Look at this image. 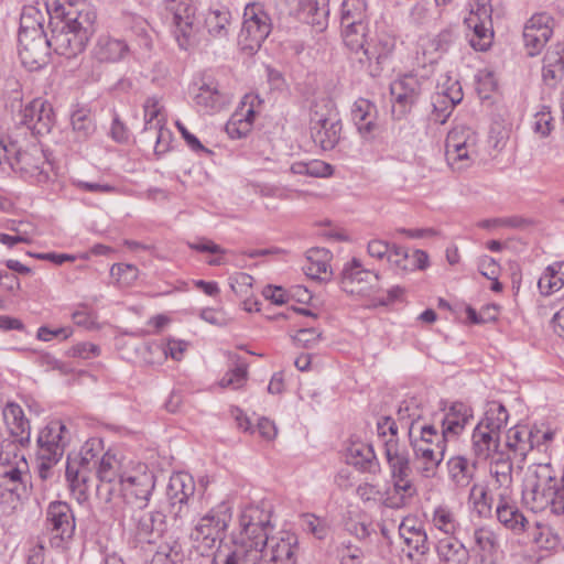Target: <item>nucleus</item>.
Masks as SVG:
<instances>
[{"instance_id": "obj_1", "label": "nucleus", "mask_w": 564, "mask_h": 564, "mask_svg": "<svg viewBox=\"0 0 564 564\" xmlns=\"http://www.w3.org/2000/svg\"><path fill=\"white\" fill-rule=\"evenodd\" d=\"M45 7L51 18L52 48L68 58L77 56L95 31V9L85 1L67 0H45Z\"/></svg>"}, {"instance_id": "obj_2", "label": "nucleus", "mask_w": 564, "mask_h": 564, "mask_svg": "<svg viewBox=\"0 0 564 564\" xmlns=\"http://www.w3.org/2000/svg\"><path fill=\"white\" fill-rule=\"evenodd\" d=\"M522 500L533 511L564 513V485L550 463L530 466L522 484Z\"/></svg>"}, {"instance_id": "obj_3", "label": "nucleus", "mask_w": 564, "mask_h": 564, "mask_svg": "<svg viewBox=\"0 0 564 564\" xmlns=\"http://www.w3.org/2000/svg\"><path fill=\"white\" fill-rule=\"evenodd\" d=\"M272 530L271 511L262 505L245 506L238 517V527L231 533V542L245 552L249 560L257 558V546L263 544Z\"/></svg>"}, {"instance_id": "obj_4", "label": "nucleus", "mask_w": 564, "mask_h": 564, "mask_svg": "<svg viewBox=\"0 0 564 564\" xmlns=\"http://www.w3.org/2000/svg\"><path fill=\"white\" fill-rule=\"evenodd\" d=\"M410 441L415 455V468L420 476L433 478L444 459L446 444L438 436L435 425H416L410 427Z\"/></svg>"}, {"instance_id": "obj_5", "label": "nucleus", "mask_w": 564, "mask_h": 564, "mask_svg": "<svg viewBox=\"0 0 564 564\" xmlns=\"http://www.w3.org/2000/svg\"><path fill=\"white\" fill-rule=\"evenodd\" d=\"M155 487V476L144 463H133L124 467L117 486L116 501L142 509L148 506Z\"/></svg>"}, {"instance_id": "obj_6", "label": "nucleus", "mask_w": 564, "mask_h": 564, "mask_svg": "<svg viewBox=\"0 0 564 564\" xmlns=\"http://www.w3.org/2000/svg\"><path fill=\"white\" fill-rule=\"evenodd\" d=\"M164 19L177 45L183 50L194 47L199 42V28L196 24V7L193 0H165Z\"/></svg>"}, {"instance_id": "obj_7", "label": "nucleus", "mask_w": 564, "mask_h": 564, "mask_svg": "<svg viewBox=\"0 0 564 564\" xmlns=\"http://www.w3.org/2000/svg\"><path fill=\"white\" fill-rule=\"evenodd\" d=\"M232 518V506L228 501H221L203 516L191 538L195 547L202 553L210 552L223 540Z\"/></svg>"}, {"instance_id": "obj_8", "label": "nucleus", "mask_w": 564, "mask_h": 564, "mask_svg": "<svg viewBox=\"0 0 564 564\" xmlns=\"http://www.w3.org/2000/svg\"><path fill=\"white\" fill-rule=\"evenodd\" d=\"M387 462L390 468L392 488L386 494L384 505L389 508L399 509L406 506L416 495V488L410 478L409 455L398 453L395 445L390 444Z\"/></svg>"}, {"instance_id": "obj_9", "label": "nucleus", "mask_w": 564, "mask_h": 564, "mask_svg": "<svg viewBox=\"0 0 564 564\" xmlns=\"http://www.w3.org/2000/svg\"><path fill=\"white\" fill-rule=\"evenodd\" d=\"M480 155V141L478 134L466 127L453 128L445 143V158L447 164L456 171L465 170L475 164Z\"/></svg>"}, {"instance_id": "obj_10", "label": "nucleus", "mask_w": 564, "mask_h": 564, "mask_svg": "<svg viewBox=\"0 0 564 564\" xmlns=\"http://www.w3.org/2000/svg\"><path fill=\"white\" fill-rule=\"evenodd\" d=\"M272 23L264 7L260 2L246 4L242 13V25L238 34V45L247 52L259 50L269 36Z\"/></svg>"}, {"instance_id": "obj_11", "label": "nucleus", "mask_w": 564, "mask_h": 564, "mask_svg": "<svg viewBox=\"0 0 564 564\" xmlns=\"http://www.w3.org/2000/svg\"><path fill=\"white\" fill-rule=\"evenodd\" d=\"M257 558L251 564H297L299 538L286 530L276 532L257 546Z\"/></svg>"}, {"instance_id": "obj_12", "label": "nucleus", "mask_w": 564, "mask_h": 564, "mask_svg": "<svg viewBox=\"0 0 564 564\" xmlns=\"http://www.w3.org/2000/svg\"><path fill=\"white\" fill-rule=\"evenodd\" d=\"M46 524L50 531V545L65 549L72 540L76 523L70 507L66 502H51L46 510Z\"/></svg>"}, {"instance_id": "obj_13", "label": "nucleus", "mask_w": 564, "mask_h": 564, "mask_svg": "<svg viewBox=\"0 0 564 564\" xmlns=\"http://www.w3.org/2000/svg\"><path fill=\"white\" fill-rule=\"evenodd\" d=\"M66 425L54 420L48 422L39 433V457L43 467H51L63 456L65 445L68 441Z\"/></svg>"}, {"instance_id": "obj_14", "label": "nucleus", "mask_w": 564, "mask_h": 564, "mask_svg": "<svg viewBox=\"0 0 564 564\" xmlns=\"http://www.w3.org/2000/svg\"><path fill=\"white\" fill-rule=\"evenodd\" d=\"M289 15L322 32L328 26L329 0H280Z\"/></svg>"}, {"instance_id": "obj_15", "label": "nucleus", "mask_w": 564, "mask_h": 564, "mask_svg": "<svg viewBox=\"0 0 564 564\" xmlns=\"http://www.w3.org/2000/svg\"><path fill=\"white\" fill-rule=\"evenodd\" d=\"M124 467L121 458L110 452L105 453L96 463L97 495L105 502L116 501L117 486Z\"/></svg>"}, {"instance_id": "obj_16", "label": "nucleus", "mask_w": 564, "mask_h": 564, "mask_svg": "<svg viewBox=\"0 0 564 564\" xmlns=\"http://www.w3.org/2000/svg\"><path fill=\"white\" fill-rule=\"evenodd\" d=\"M261 108L262 100L257 94H246L226 124L228 135L232 139L247 137L251 132Z\"/></svg>"}, {"instance_id": "obj_17", "label": "nucleus", "mask_w": 564, "mask_h": 564, "mask_svg": "<svg viewBox=\"0 0 564 564\" xmlns=\"http://www.w3.org/2000/svg\"><path fill=\"white\" fill-rule=\"evenodd\" d=\"M21 123L39 135L48 134L55 124V112L51 102L41 97L25 104L21 111Z\"/></svg>"}, {"instance_id": "obj_18", "label": "nucleus", "mask_w": 564, "mask_h": 564, "mask_svg": "<svg viewBox=\"0 0 564 564\" xmlns=\"http://www.w3.org/2000/svg\"><path fill=\"white\" fill-rule=\"evenodd\" d=\"M202 25L207 40H227L234 30L232 12L225 4L212 6L203 12Z\"/></svg>"}, {"instance_id": "obj_19", "label": "nucleus", "mask_w": 564, "mask_h": 564, "mask_svg": "<svg viewBox=\"0 0 564 564\" xmlns=\"http://www.w3.org/2000/svg\"><path fill=\"white\" fill-rule=\"evenodd\" d=\"M341 35L345 45L354 53L360 54L359 62L366 63L376 59L381 63L390 53L387 48L386 53H376L368 43V23H354L351 25H341Z\"/></svg>"}, {"instance_id": "obj_20", "label": "nucleus", "mask_w": 564, "mask_h": 564, "mask_svg": "<svg viewBox=\"0 0 564 564\" xmlns=\"http://www.w3.org/2000/svg\"><path fill=\"white\" fill-rule=\"evenodd\" d=\"M553 34V19L546 13L532 15L524 25L523 42L530 56L538 55Z\"/></svg>"}, {"instance_id": "obj_21", "label": "nucleus", "mask_w": 564, "mask_h": 564, "mask_svg": "<svg viewBox=\"0 0 564 564\" xmlns=\"http://www.w3.org/2000/svg\"><path fill=\"white\" fill-rule=\"evenodd\" d=\"M51 47L45 35L19 37V57L22 65L29 70L41 69L48 63Z\"/></svg>"}, {"instance_id": "obj_22", "label": "nucleus", "mask_w": 564, "mask_h": 564, "mask_svg": "<svg viewBox=\"0 0 564 564\" xmlns=\"http://www.w3.org/2000/svg\"><path fill=\"white\" fill-rule=\"evenodd\" d=\"M341 124L334 109L324 115L315 113L312 119L311 134L313 141L323 150H332L340 139Z\"/></svg>"}, {"instance_id": "obj_23", "label": "nucleus", "mask_w": 564, "mask_h": 564, "mask_svg": "<svg viewBox=\"0 0 564 564\" xmlns=\"http://www.w3.org/2000/svg\"><path fill=\"white\" fill-rule=\"evenodd\" d=\"M495 513L498 522L514 535H521L529 529L528 518L520 510L517 501L506 491L499 495Z\"/></svg>"}, {"instance_id": "obj_24", "label": "nucleus", "mask_w": 564, "mask_h": 564, "mask_svg": "<svg viewBox=\"0 0 564 564\" xmlns=\"http://www.w3.org/2000/svg\"><path fill=\"white\" fill-rule=\"evenodd\" d=\"M532 449L533 443L530 426L517 424L506 432L501 458L507 456L509 459L523 463Z\"/></svg>"}, {"instance_id": "obj_25", "label": "nucleus", "mask_w": 564, "mask_h": 564, "mask_svg": "<svg viewBox=\"0 0 564 564\" xmlns=\"http://www.w3.org/2000/svg\"><path fill=\"white\" fill-rule=\"evenodd\" d=\"M390 94L393 110L398 109L401 115H404L416 102L421 94L420 80L413 75H404L391 84Z\"/></svg>"}, {"instance_id": "obj_26", "label": "nucleus", "mask_w": 564, "mask_h": 564, "mask_svg": "<svg viewBox=\"0 0 564 564\" xmlns=\"http://www.w3.org/2000/svg\"><path fill=\"white\" fill-rule=\"evenodd\" d=\"M399 535L403 542V551L412 557L415 553L423 554L427 550V535L422 521L414 517H405L399 525Z\"/></svg>"}, {"instance_id": "obj_27", "label": "nucleus", "mask_w": 564, "mask_h": 564, "mask_svg": "<svg viewBox=\"0 0 564 564\" xmlns=\"http://www.w3.org/2000/svg\"><path fill=\"white\" fill-rule=\"evenodd\" d=\"M473 416V409L469 405L463 402L452 403L445 410L442 419V432H438V436H443L444 443L447 445L449 440L457 437L465 430Z\"/></svg>"}, {"instance_id": "obj_28", "label": "nucleus", "mask_w": 564, "mask_h": 564, "mask_svg": "<svg viewBox=\"0 0 564 564\" xmlns=\"http://www.w3.org/2000/svg\"><path fill=\"white\" fill-rule=\"evenodd\" d=\"M351 119L358 133L365 140H371L379 130L378 111L373 102L358 98L351 107Z\"/></svg>"}, {"instance_id": "obj_29", "label": "nucleus", "mask_w": 564, "mask_h": 564, "mask_svg": "<svg viewBox=\"0 0 564 564\" xmlns=\"http://www.w3.org/2000/svg\"><path fill=\"white\" fill-rule=\"evenodd\" d=\"M378 285V276L370 271L361 270L356 262L343 272V290L355 295L370 296Z\"/></svg>"}, {"instance_id": "obj_30", "label": "nucleus", "mask_w": 564, "mask_h": 564, "mask_svg": "<svg viewBox=\"0 0 564 564\" xmlns=\"http://www.w3.org/2000/svg\"><path fill=\"white\" fill-rule=\"evenodd\" d=\"M128 54L129 46L124 40L102 34L90 51V58L97 64H115L122 61Z\"/></svg>"}, {"instance_id": "obj_31", "label": "nucleus", "mask_w": 564, "mask_h": 564, "mask_svg": "<svg viewBox=\"0 0 564 564\" xmlns=\"http://www.w3.org/2000/svg\"><path fill=\"white\" fill-rule=\"evenodd\" d=\"M564 78V41L549 47L542 66V79L545 85L554 87Z\"/></svg>"}, {"instance_id": "obj_32", "label": "nucleus", "mask_w": 564, "mask_h": 564, "mask_svg": "<svg viewBox=\"0 0 564 564\" xmlns=\"http://www.w3.org/2000/svg\"><path fill=\"white\" fill-rule=\"evenodd\" d=\"M389 263L401 272L424 270L430 265L429 254L420 249L409 252L402 247L392 246Z\"/></svg>"}, {"instance_id": "obj_33", "label": "nucleus", "mask_w": 564, "mask_h": 564, "mask_svg": "<svg viewBox=\"0 0 564 564\" xmlns=\"http://www.w3.org/2000/svg\"><path fill=\"white\" fill-rule=\"evenodd\" d=\"M485 425H477L473 433V446L479 459H501L499 433L485 430Z\"/></svg>"}, {"instance_id": "obj_34", "label": "nucleus", "mask_w": 564, "mask_h": 564, "mask_svg": "<svg viewBox=\"0 0 564 564\" xmlns=\"http://www.w3.org/2000/svg\"><path fill=\"white\" fill-rule=\"evenodd\" d=\"M66 478L73 497L78 502H85L91 487L88 466L83 462H69L66 467Z\"/></svg>"}, {"instance_id": "obj_35", "label": "nucleus", "mask_w": 564, "mask_h": 564, "mask_svg": "<svg viewBox=\"0 0 564 564\" xmlns=\"http://www.w3.org/2000/svg\"><path fill=\"white\" fill-rule=\"evenodd\" d=\"M332 256L324 248H312L306 252L304 273L313 280H327L332 271L329 267Z\"/></svg>"}, {"instance_id": "obj_36", "label": "nucleus", "mask_w": 564, "mask_h": 564, "mask_svg": "<svg viewBox=\"0 0 564 564\" xmlns=\"http://www.w3.org/2000/svg\"><path fill=\"white\" fill-rule=\"evenodd\" d=\"M195 492L194 478L184 471L174 473L167 485V497L173 505H184Z\"/></svg>"}, {"instance_id": "obj_37", "label": "nucleus", "mask_w": 564, "mask_h": 564, "mask_svg": "<svg viewBox=\"0 0 564 564\" xmlns=\"http://www.w3.org/2000/svg\"><path fill=\"white\" fill-rule=\"evenodd\" d=\"M436 553L442 564H468L469 552L454 538H444L437 542Z\"/></svg>"}, {"instance_id": "obj_38", "label": "nucleus", "mask_w": 564, "mask_h": 564, "mask_svg": "<svg viewBox=\"0 0 564 564\" xmlns=\"http://www.w3.org/2000/svg\"><path fill=\"white\" fill-rule=\"evenodd\" d=\"M12 162L14 171L33 174L44 163V155L37 144H22L19 155Z\"/></svg>"}, {"instance_id": "obj_39", "label": "nucleus", "mask_w": 564, "mask_h": 564, "mask_svg": "<svg viewBox=\"0 0 564 564\" xmlns=\"http://www.w3.org/2000/svg\"><path fill=\"white\" fill-rule=\"evenodd\" d=\"M44 21V13L37 6H24L20 17L19 37L45 35Z\"/></svg>"}, {"instance_id": "obj_40", "label": "nucleus", "mask_w": 564, "mask_h": 564, "mask_svg": "<svg viewBox=\"0 0 564 564\" xmlns=\"http://www.w3.org/2000/svg\"><path fill=\"white\" fill-rule=\"evenodd\" d=\"M3 421L13 436L23 437L30 434V422L22 408L15 402H8L2 409Z\"/></svg>"}, {"instance_id": "obj_41", "label": "nucleus", "mask_w": 564, "mask_h": 564, "mask_svg": "<svg viewBox=\"0 0 564 564\" xmlns=\"http://www.w3.org/2000/svg\"><path fill=\"white\" fill-rule=\"evenodd\" d=\"M564 286V261L553 262L545 268L538 281L542 295L549 296Z\"/></svg>"}, {"instance_id": "obj_42", "label": "nucleus", "mask_w": 564, "mask_h": 564, "mask_svg": "<svg viewBox=\"0 0 564 564\" xmlns=\"http://www.w3.org/2000/svg\"><path fill=\"white\" fill-rule=\"evenodd\" d=\"M465 26L467 29L466 36L468 42L475 51L486 52L491 47L495 36L492 22L468 23Z\"/></svg>"}, {"instance_id": "obj_43", "label": "nucleus", "mask_w": 564, "mask_h": 564, "mask_svg": "<svg viewBox=\"0 0 564 564\" xmlns=\"http://www.w3.org/2000/svg\"><path fill=\"white\" fill-rule=\"evenodd\" d=\"M477 552L484 564H494L498 543L494 531L489 528H478L474 532Z\"/></svg>"}, {"instance_id": "obj_44", "label": "nucleus", "mask_w": 564, "mask_h": 564, "mask_svg": "<svg viewBox=\"0 0 564 564\" xmlns=\"http://www.w3.org/2000/svg\"><path fill=\"white\" fill-rule=\"evenodd\" d=\"M193 98L196 106L206 111L218 110L224 102L223 95L214 82L202 83Z\"/></svg>"}, {"instance_id": "obj_45", "label": "nucleus", "mask_w": 564, "mask_h": 564, "mask_svg": "<svg viewBox=\"0 0 564 564\" xmlns=\"http://www.w3.org/2000/svg\"><path fill=\"white\" fill-rule=\"evenodd\" d=\"M443 51L444 43L438 35H422L416 42V58L424 65L434 63Z\"/></svg>"}, {"instance_id": "obj_46", "label": "nucleus", "mask_w": 564, "mask_h": 564, "mask_svg": "<svg viewBox=\"0 0 564 564\" xmlns=\"http://www.w3.org/2000/svg\"><path fill=\"white\" fill-rule=\"evenodd\" d=\"M378 437L384 446L386 458L388 459V449L390 444L395 445L398 453L408 454L405 447L400 444L398 438V425L390 416L380 417L377 422Z\"/></svg>"}, {"instance_id": "obj_47", "label": "nucleus", "mask_w": 564, "mask_h": 564, "mask_svg": "<svg viewBox=\"0 0 564 564\" xmlns=\"http://www.w3.org/2000/svg\"><path fill=\"white\" fill-rule=\"evenodd\" d=\"M290 172L294 175L310 177H329L334 173L330 164L322 160L296 161L291 164Z\"/></svg>"}, {"instance_id": "obj_48", "label": "nucleus", "mask_w": 564, "mask_h": 564, "mask_svg": "<svg viewBox=\"0 0 564 564\" xmlns=\"http://www.w3.org/2000/svg\"><path fill=\"white\" fill-rule=\"evenodd\" d=\"M368 23L366 0H344L340 10V24Z\"/></svg>"}, {"instance_id": "obj_49", "label": "nucleus", "mask_w": 564, "mask_h": 564, "mask_svg": "<svg viewBox=\"0 0 564 564\" xmlns=\"http://www.w3.org/2000/svg\"><path fill=\"white\" fill-rule=\"evenodd\" d=\"M422 406L416 398H408L404 399L398 409V419L403 422L408 430L412 427L414 424L416 425H432L431 423L421 422L420 419L422 416Z\"/></svg>"}, {"instance_id": "obj_50", "label": "nucleus", "mask_w": 564, "mask_h": 564, "mask_svg": "<svg viewBox=\"0 0 564 564\" xmlns=\"http://www.w3.org/2000/svg\"><path fill=\"white\" fill-rule=\"evenodd\" d=\"M532 541L539 550L555 552L560 549V536L552 528L546 524L536 522L532 533Z\"/></svg>"}, {"instance_id": "obj_51", "label": "nucleus", "mask_w": 564, "mask_h": 564, "mask_svg": "<svg viewBox=\"0 0 564 564\" xmlns=\"http://www.w3.org/2000/svg\"><path fill=\"white\" fill-rule=\"evenodd\" d=\"M432 523L438 531L449 535L455 534L459 528L454 511L445 505L435 507L432 513Z\"/></svg>"}, {"instance_id": "obj_52", "label": "nucleus", "mask_w": 564, "mask_h": 564, "mask_svg": "<svg viewBox=\"0 0 564 564\" xmlns=\"http://www.w3.org/2000/svg\"><path fill=\"white\" fill-rule=\"evenodd\" d=\"M507 421L506 408L498 402H491L488 404L484 419L477 425H485V430H494L495 433H499Z\"/></svg>"}, {"instance_id": "obj_53", "label": "nucleus", "mask_w": 564, "mask_h": 564, "mask_svg": "<svg viewBox=\"0 0 564 564\" xmlns=\"http://www.w3.org/2000/svg\"><path fill=\"white\" fill-rule=\"evenodd\" d=\"M492 7L490 0H470L468 3V12L464 18V24L468 23H490Z\"/></svg>"}, {"instance_id": "obj_54", "label": "nucleus", "mask_w": 564, "mask_h": 564, "mask_svg": "<svg viewBox=\"0 0 564 564\" xmlns=\"http://www.w3.org/2000/svg\"><path fill=\"white\" fill-rule=\"evenodd\" d=\"M144 121H145V128L152 129V128H159L160 129V135H162V128L165 124V117L163 115V107L160 102V100L155 97H150L145 100L144 106ZM161 137H159L160 139Z\"/></svg>"}, {"instance_id": "obj_55", "label": "nucleus", "mask_w": 564, "mask_h": 564, "mask_svg": "<svg viewBox=\"0 0 564 564\" xmlns=\"http://www.w3.org/2000/svg\"><path fill=\"white\" fill-rule=\"evenodd\" d=\"M181 558V546L175 540L161 542L151 558V564H175Z\"/></svg>"}, {"instance_id": "obj_56", "label": "nucleus", "mask_w": 564, "mask_h": 564, "mask_svg": "<svg viewBox=\"0 0 564 564\" xmlns=\"http://www.w3.org/2000/svg\"><path fill=\"white\" fill-rule=\"evenodd\" d=\"M346 462L357 468H366L373 457L371 447L365 443H351L346 451Z\"/></svg>"}, {"instance_id": "obj_57", "label": "nucleus", "mask_w": 564, "mask_h": 564, "mask_svg": "<svg viewBox=\"0 0 564 564\" xmlns=\"http://www.w3.org/2000/svg\"><path fill=\"white\" fill-rule=\"evenodd\" d=\"M456 105H458V102L452 100L451 98L448 99L444 93H434L432 96L433 120L441 124L445 123Z\"/></svg>"}, {"instance_id": "obj_58", "label": "nucleus", "mask_w": 564, "mask_h": 564, "mask_svg": "<svg viewBox=\"0 0 564 564\" xmlns=\"http://www.w3.org/2000/svg\"><path fill=\"white\" fill-rule=\"evenodd\" d=\"M499 84L495 73L488 68L480 69L476 76V90L481 99H489L498 93Z\"/></svg>"}, {"instance_id": "obj_59", "label": "nucleus", "mask_w": 564, "mask_h": 564, "mask_svg": "<svg viewBox=\"0 0 564 564\" xmlns=\"http://www.w3.org/2000/svg\"><path fill=\"white\" fill-rule=\"evenodd\" d=\"M73 131L78 138L86 139L95 131V124L90 111L86 108L76 109L70 117Z\"/></svg>"}, {"instance_id": "obj_60", "label": "nucleus", "mask_w": 564, "mask_h": 564, "mask_svg": "<svg viewBox=\"0 0 564 564\" xmlns=\"http://www.w3.org/2000/svg\"><path fill=\"white\" fill-rule=\"evenodd\" d=\"M532 433L533 448L546 452L554 441L557 430L550 424H534L530 427Z\"/></svg>"}, {"instance_id": "obj_61", "label": "nucleus", "mask_w": 564, "mask_h": 564, "mask_svg": "<svg viewBox=\"0 0 564 564\" xmlns=\"http://www.w3.org/2000/svg\"><path fill=\"white\" fill-rule=\"evenodd\" d=\"M110 275L119 285L130 286L137 281L139 270L133 264L115 263L110 268Z\"/></svg>"}, {"instance_id": "obj_62", "label": "nucleus", "mask_w": 564, "mask_h": 564, "mask_svg": "<svg viewBox=\"0 0 564 564\" xmlns=\"http://www.w3.org/2000/svg\"><path fill=\"white\" fill-rule=\"evenodd\" d=\"M229 286L231 291L238 296L253 295V278L245 272H235L229 279Z\"/></svg>"}, {"instance_id": "obj_63", "label": "nucleus", "mask_w": 564, "mask_h": 564, "mask_svg": "<svg viewBox=\"0 0 564 564\" xmlns=\"http://www.w3.org/2000/svg\"><path fill=\"white\" fill-rule=\"evenodd\" d=\"M248 379V369L247 366L241 364L236 368L229 370L224 375V377L219 380L218 384L221 388H231L234 390L241 389Z\"/></svg>"}, {"instance_id": "obj_64", "label": "nucleus", "mask_w": 564, "mask_h": 564, "mask_svg": "<svg viewBox=\"0 0 564 564\" xmlns=\"http://www.w3.org/2000/svg\"><path fill=\"white\" fill-rule=\"evenodd\" d=\"M239 549L238 545L232 544L231 549L219 550L214 557L213 564H251V560Z\"/></svg>"}]
</instances>
